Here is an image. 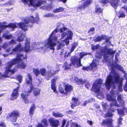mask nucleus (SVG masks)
<instances>
[{
    "mask_svg": "<svg viewBox=\"0 0 127 127\" xmlns=\"http://www.w3.org/2000/svg\"><path fill=\"white\" fill-rule=\"evenodd\" d=\"M60 32L62 33L61 34V39L65 37H66L65 39L61 41L57 46V49L59 50L60 49L63 50V48L65 46V44L67 45L69 44V39H71L73 35L72 32L68 30L67 28H61L60 29Z\"/></svg>",
    "mask_w": 127,
    "mask_h": 127,
    "instance_id": "3",
    "label": "nucleus"
},
{
    "mask_svg": "<svg viewBox=\"0 0 127 127\" xmlns=\"http://www.w3.org/2000/svg\"><path fill=\"white\" fill-rule=\"evenodd\" d=\"M35 106L33 104L31 106L29 114L31 116H32L34 114V110L35 109Z\"/></svg>",
    "mask_w": 127,
    "mask_h": 127,
    "instance_id": "28",
    "label": "nucleus"
},
{
    "mask_svg": "<svg viewBox=\"0 0 127 127\" xmlns=\"http://www.w3.org/2000/svg\"><path fill=\"white\" fill-rule=\"evenodd\" d=\"M9 32H7L5 33H4L3 36L2 38L4 39H10L12 38V35L11 34H8Z\"/></svg>",
    "mask_w": 127,
    "mask_h": 127,
    "instance_id": "26",
    "label": "nucleus"
},
{
    "mask_svg": "<svg viewBox=\"0 0 127 127\" xmlns=\"http://www.w3.org/2000/svg\"><path fill=\"white\" fill-rule=\"evenodd\" d=\"M26 59V55H24L21 54L20 55H17L16 58L14 59L13 60L8 62L7 65V70L10 69V70H13L15 72V69L11 70L12 66L16 64H18V67L19 68L24 69L26 67V64L24 62L22 61L23 59Z\"/></svg>",
    "mask_w": 127,
    "mask_h": 127,
    "instance_id": "4",
    "label": "nucleus"
},
{
    "mask_svg": "<svg viewBox=\"0 0 127 127\" xmlns=\"http://www.w3.org/2000/svg\"><path fill=\"white\" fill-rule=\"evenodd\" d=\"M13 2L12 1H10L5 3L4 5L5 6H8L13 4Z\"/></svg>",
    "mask_w": 127,
    "mask_h": 127,
    "instance_id": "39",
    "label": "nucleus"
},
{
    "mask_svg": "<svg viewBox=\"0 0 127 127\" xmlns=\"http://www.w3.org/2000/svg\"><path fill=\"white\" fill-rule=\"evenodd\" d=\"M8 46V44L7 43H5L3 45V47L5 50Z\"/></svg>",
    "mask_w": 127,
    "mask_h": 127,
    "instance_id": "46",
    "label": "nucleus"
},
{
    "mask_svg": "<svg viewBox=\"0 0 127 127\" xmlns=\"http://www.w3.org/2000/svg\"><path fill=\"white\" fill-rule=\"evenodd\" d=\"M40 89L37 88H35L33 91V94L35 96L38 95L40 94Z\"/></svg>",
    "mask_w": 127,
    "mask_h": 127,
    "instance_id": "31",
    "label": "nucleus"
},
{
    "mask_svg": "<svg viewBox=\"0 0 127 127\" xmlns=\"http://www.w3.org/2000/svg\"><path fill=\"white\" fill-rule=\"evenodd\" d=\"M81 2L82 3L81 5L77 7V11H80V10L88 7L92 2V0H82Z\"/></svg>",
    "mask_w": 127,
    "mask_h": 127,
    "instance_id": "11",
    "label": "nucleus"
},
{
    "mask_svg": "<svg viewBox=\"0 0 127 127\" xmlns=\"http://www.w3.org/2000/svg\"><path fill=\"white\" fill-rule=\"evenodd\" d=\"M110 110H109L108 113H107L106 114V116H113V114L112 113H110Z\"/></svg>",
    "mask_w": 127,
    "mask_h": 127,
    "instance_id": "51",
    "label": "nucleus"
},
{
    "mask_svg": "<svg viewBox=\"0 0 127 127\" xmlns=\"http://www.w3.org/2000/svg\"><path fill=\"white\" fill-rule=\"evenodd\" d=\"M102 12V10L100 8L98 7H96L95 10V12L97 13H101Z\"/></svg>",
    "mask_w": 127,
    "mask_h": 127,
    "instance_id": "38",
    "label": "nucleus"
},
{
    "mask_svg": "<svg viewBox=\"0 0 127 127\" xmlns=\"http://www.w3.org/2000/svg\"><path fill=\"white\" fill-rule=\"evenodd\" d=\"M122 120V119L120 117L119 119H118V122L119 124H121V121Z\"/></svg>",
    "mask_w": 127,
    "mask_h": 127,
    "instance_id": "53",
    "label": "nucleus"
},
{
    "mask_svg": "<svg viewBox=\"0 0 127 127\" xmlns=\"http://www.w3.org/2000/svg\"><path fill=\"white\" fill-rule=\"evenodd\" d=\"M52 115L56 118L62 117L64 116L63 114L59 112H52Z\"/></svg>",
    "mask_w": 127,
    "mask_h": 127,
    "instance_id": "25",
    "label": "nucleus"
},
{
    "mask_svg": "<svg viewBox=\"0 0 127 127\" xmlns=\"http://www.w3.org/2000/svg\"><path fill=\"white\" fill-rule=\"evenodd\" d=\"M16 43V41L14 40H11L10 42V44H15Z\"/></svg>",
    "mask_w": 127,
    "mask_h": 127,
    "instance_id": "47",
    "label": "nucleus"
},
{
    "mask_svg": "<svg viewBox=\"0 0 127 127\" xmlns=\"http://www.w3.org/2000/svg\"><path fill=\"white\" fill-rule=\"evenodd\" d=\"M19 87H17L16 89L14 90L12 94L11 95L10 99L14 100L16 99L18 97V91Z\"/></svg>",
    "mask_w": 127,
    "mask_h": 127,
    "instance_id": "19",
    "label": "nucleus"
},
{
    "mask_svg": "<svg viewBox=\"0 0 127 127\" xmlns=\"http://www.w3.org/2000/svg\"><path fill=\"white\" fill-rule=\"evenodd\" d=\"M12 9V8H11V9H8V10H8V11H10L11 9Z\"/></svg>",
    "mask_w": 127,
    "mask_h": 127,
    "instance_id": "63",
    "label": "nucleus"
},
{
    "mask_svg": "<svg viewBox=\"0 0 127 127\" xmlns=\"http://www.w3.org/2000/svg\"><path fill=\"white\" fill-rule=\"evenodd\" d=\"M49 122L51 126L52 127H57L59 125V121L58 120H54L50 118L49 120Z\"/></svg>",
    "mask_w": 127,
    "mask_h": 127,
    "instance_id": "16",
    "label": "nucleus"
},
{
    "mask_svg": "<svg viewBox=\"0 0 127 127\" xmlns=\"http://www.w3.org/2000/svg\"><path fill=\"white\" fill-rule=\"evenodd\" d=\"M102 105L103 108L104 109H103L104 110H105L108 107L107 104L105 103H103Z\"/></svg>",
    "mask_w": 127,
    "mask_h": 127,
    "instance_id": "43",
    "label": "nucleus"
},
{
    "mask_svg": "<svg viewBox=\"0 0 127 127\" xmlns=\"http://www.w3.org/2000/svg\"><path fill=\"white\" fill-rule=\"evenodd\" d=\"M66 120H64L63 121L62 125V127H64L66 123Z\"/></svg>",
    "mask_w": 127,
    "mask_h": 127,
    "instance_id": "54",
    "label": "nucleus"
},
{
    "mask_svg": "<svg viewBox=\"0 0 127 127\" xmlns=\"http://www.w3.org/2000/svg\"><path fill=\"white\" fill-rule=\"evenodd\" d=\"M64 10V8L62 7H60L57 8L53 10L54 13H56L62 12Z\"/></svg>",
    "mask_w": 127,
    "mask_h": 127,
    "instance_id": "32",
    "label": "nucleus"
},
{
    "mask_svg": "<svg viewBox=\"0 0 127 127\" xmlns=\"http://www.w3.org/2000/svg\"><path fill=\"white\" fill-rule=\"evenodd\" d=\"M17 80L19 81V82L22 81V76L21 75H18L17 76Z\"/></svg>",
    "mask_w": 127,
    "mask_h": 127,
    "instance_id": "42",
    "label": "nucleus"
},
{
    "mask_svg": "<svg viewBox=\"0 0 127 127\" xmlns=\"http://www.w3.org/2000/svg\"><path fill=\"white\" fill-rule=\"evenodd\" d=\"M106 38V36L104 35H102V36H100L96 37L95 40V42H97L101 40L102 39H104Z\"/></svg>",
    "mask_w": 127,
    "mask_h": 127,
    "instance_id": "29",
    "label": "nucleus"
},
{
    "mask_svg": "<svg viewBox=\"0 0 127 127\" xmlns=\"http://www.w3.org/2000/svg\"><path fill=\"white\" fill-rule=\"evenodd\" d=\"M24 47H23L22 45L21 44L17 45L12 50V52L11 53V54L14 55L15 54H17V55H20V54H17L19 52L23 51H24Z\"/></svg>",
    "mask_w": 127,
    "mask_h": 127,
    "instance_id": "13",
    "label": "nucleus"
},
{
    "mask_svg": "<svg viewBox=\"0 0 127 127\" xmlns=\"http://www.w3.org/2000/svg\"><path fill=\"white\" fill-rule=\"evenodd\" d=\"M94 101V99L93 98H91L89 100H87L85 101L84 103H83V105H86L87 103H88L92 102Z\"/></svg>",
    "mask_w": 127,
    "mask_h": 127,
    "instance_id": "41",
    "label": "nucleus"
},
{
    "mask_svg": "<svg viewBox=\"0 0 127 127\" xmlns=\"http://www.w3.org/2000/svg\"><path fill=\"white\" fill-rule=\"evenodd\" d=\"M124 2H126L127 0H121ZM120 0H110L111 5L115 8H116L118 6Z\"/></svg>",
    "mask_w": 127,
    "mask_h": 127,
    "instance_id": "18",
    "label": "nucleus"
},
{
    "mask_svg": "<svg viewBox=\"0 0 127 127\" xmlns=\"http://www.w3.org/2000/svg\"><path fill=\"white\" fill-rule=\"evenodd\" d=\"M0 127H6V126L4 123L1 121L0 122Z\"/></svg>",
    "mask_w": 127,
    "mask_h": 127,
    "instance_id": "45",
    "label": "nucleus"
},
{
    "mask_svg": "<svg viewBox=\"0 0 127 127\" xmlns=\"http://www.w3.org/2000/svg\"><path fill=\"white\" fill-rule=\"evenodd\" d=\"M102 81V80L100 79L96 80L93 85L91 91L95 93L98 92L100 90V85Z\"/></svg>",
    "mask_w": 127,
    "mask_h": 127,
    "instance_id": "10",
    "label": "nucleus"
},
{
    "mask_svg": "<svg viewBox=\"0 0 127 127\" xmlns=\"http://www.w3.org/2000/svg\"><path fill=\"white\" fill-rule=\"evenodd\" d=\"M95 106L96 108L98 109L99 110H100V111H101V110H100L99 109L100 106L99 105L97 104H96L95 105Z\"/></svg>",
    "mask_w": 127,
    "mask_h": 127,
    "instance_id": "55",
    "label": "nucleus"
},
{
    "mask_svg": "<svg viewBox=\"0 0 127 127\" xmlns=\"http://www.w3.org/2000/svg\"><path fill=\"white\" fill-rule=\"evenodd\" d=\"M75 80L76 82V83L78 84H83L84 83L85 81H82L80 79H78L77 78H76L75 79Z\"/></svg>",
    "mask_w": 127,
    "mask_h": 127,
    "instance_id": "34",
    "label": "nucleus"
},
{
    "mask_svg": "<svg viewBox=\"0 0 127 127\" xmlns=\"http://www.w3.org/2000/svg\"><path fill=\"white\" fill-rule=\"evenodd\" d=\"M44 16L47 17H53L54 16V14H53L48 13L45 15Z\"/></svg>",
    "mask_w": 127,
    "mask_h": 127,
    "instance_id": "44",
    "label": "nucleus"
},
{
    "mask_svg": "<svg viewBox=\"0 0 127 127\" xmlns=\"http://www.w3.org/2000/svg\"><path fill=\"white\" fill-rule=\"evenodd\" d=\"M26 37V36L25 34L21 32H20L18 36L17 40L19 42H21L23 41Z\"/></svg>",
    "mask_w": 127,
    "mask_h": 127,
    "instance_id": "22",
    "label": "nucleus"
},
{
    "mask_svg": "<svg viewBox=\"0 0 127 127\" xmlns=\"http://www.w3.org/2000/svg\"><path fill=\"white\" fill-rule=\"evenodd\" d=\"M123 80V78L120 77L118 73L115 71H112L107 77L105 83V86L108 89H109L110 87L114 89L116 86H118L117 91L116 92L113 89L110 94H108L107 96V100L112 102L111 103V106H116L118 107L119 106L117 103L115 94H118L123 91L122 87Z\"/></svg>",
    "mask_w": 127,
    "mask_h": 127,
    "instance_id": "1",
    "label": "nucleus"
},
{
    "mask_svg": "<svg viewBox=\"0 0 127 127\" xmlns=\"http://www.w3.org/2000/svg\"><path fill=\"white\" fill-rule=\"evenodd\" d=\"M108 65L109 66V68H110L111 70V72L112 71H115L116 73L114 71V68H115L118 69L122 71L124 73L125 75L124 77L126 78L127 80V82L126 85L124 87V89L125 91L127 92V73H125V71L123 70L122 67L121 65H119L118 64H116L115 65H114L111 63H109Z\"/></svg>",
    "mask_w": 127,
    "mask_h": 127,
    "instance_id": "7",
    "label": "nucleus"
},
{
    "mask_svg": "<svg viewBox=\"0 0 127 127\" xmlns=\"http://www.w3.org/2000/svg\"><path fill=\"white\" fill-rule=\"evenodd\" d=\"M95 30V29L94 28H92L88 32V33H90L91 32L94 31Z\"/></svg>",
    "mask_w": 127,
    "mask_h": 127,
    "instance_id": "56",
    "label": "nucleus"
},
{
    "mask_svg": "<svg viewBox=\"0 0 127 127\" xmlns=\"http://www.w3.org/2000/svg\"><path fill=\"white\" fill-rule=\"evenodd\" d=\"M2 114H1V112H0V116Z\"/></svg>",
    "mask_w": 127,
    "mask_h": 127,
    "instance_id": "64",
    "label": "nucleus"
},
{
    "mask_svg": "<svg viewBox=\"0 0 127 127\" xmlns=\"http://www.w3.org/2000/svg\"><path fill=\"white\" fill-rule=\"evenodd\" d=\"M119 53H117L116 54L115 56V59H116V60H117V57L118 56H119Z\"/></svg>",
    "mask_w": 127,
    "mask_h": 127,
    "instance_id": "59",
    "label": "nucleus"
},
{
    "mask_svg": "<svg viewBox=\"0 0 127 127\" xmlns=\"http://www.w3.org/2000/svg\"><path fill=\"white\" fill-rule=\"evenodd\" d=\"M115 52V51H113L112 49H105L104 51H102L101 52H97L95 56L96 57L100 58L102 55H103L104 59H106L110 55H114Z\"/></svg>",
    "mask_w": 127,
    "mask_h": 127,
    "instance_id": "8",
    "label": "nucleus"
},
{
    "mask_svg": "<svg viewBox=\"0 0 127 127\" xmlns=\"http://www.w3.org/2000/svg\"><path fill=\"white\" fill-rule=\"evenodd\" d=\"M33 72L35 75L36 76H38L40 74V70L37 69H34L33 70Z\"/></svg>",
    "mask_w": 127,
    "mask_h": 127,
    "instance_id": "35",
    "label": "nucleus"
},
{
    "mask_svg": "<svg viewBox=\"0 0 127 127\" xmlns=\"http://www.w3.org/2000/svg\"><path fill=\"white\" fill-rule=\"evenodd\" d=\"M125 15L124 13L121 12L120 14V15L119 16V17H125Z\"/></svg>",
    "mask_w": 127,
    "mask_h": 127,
    "instance_id": "52",
    "label": "nucleus"
},
{
    "mask_svg": "<svg viewBox=\"0 0 127 127\" xmlns=\"http://www.w3.org/2000/svg\"><path fill=\"white\" fill-rule=\"evenodd\" d=\"M42 124H38L36 127H47L48 125L47 120L46 119H43L41 120Z\"/></svg>",
    "mask_w": 127,
    "mask_h": 127,
    "instance_id": "21",
    "label": "nucleus"
},
{
    "mask_svg": "<svg viewBox=\"0 0 127 127\" xmlns=\"http://www.w3.org/2000/svg\"><path fill=\"white\" fill-rule=\"evenodd\" d=\"M26 41L25 43V47H24V51L25 52H28L30 50H32L31 49L30 46V41L29 39H26Z\"/></svg>",
    "mask_w": 127,
    "mask_h": 127,
    "instance_id": "17",
    "label": "nucleus"
},
{
    "mask_svg": "<svg viewBox=\"0 0 127 127\" xmlns=\"http://www.w3.org/2000/svg\"><path fill=\"white\" fill-rule=\"evenodd\" d=\"M118 113L119 115L120 116L124 115L125 113L127 112V108H124L123 109V110L121 109H117Z\"/></svg>",
    "mask_w": 127,
    "mask_h": 127,
    "instance_id": "24",
    "label": "nucleus"
},
{
    "mask_svg": "<svg viewBox=\"0 0 127 127\" xmlns=\"http://www.w3.org/2000/svg\"><path fill=\"white\" fill-rule=\"evenodd\" d=\"M56 69L54 70L51 69L49 71L46 72V70L44 68H41L40 70V73L42 76H48L51 77L53 74L57 72L59 70V67L57 66L56 67Z\"/></svg>",
    "mask_w": 127,
    "mask_h": 127,
    "instance_id": "9",
    "label": "nucleus"
},
{
    "mask_svg": "<svg viewBox=\"0 0 127 127\" xmlns=\"http://www.w3.org/2000/svg\"><path fill=\"white\" fill-rule=\"evenodd\" d=\"M0 112H1V114L2 113V107L1 106L0 107Z\"/></svg>",
    "mask_w": 127,
    "mask_h": 127,
    "instance_id": "61",
    "label": "nucleus"
},
{
    "mask_svg": "<svg viewBox=\"0 0 127 127\" xmlns=\"http://www.w3.org/2000/svg\"><path fill=\"white\" fill-rule=\"evenodd\" d=\"M109 1V0H102L100 1V2L101 3H106L108 2Z\"/></svg>",
    "mask_w": 127,
    "mask_h": 127,
    "instance_id": "48",
    "label": "nucleus"
},
{
    "mask_svg": "<svg viewBox=\"0 0 127 127\" xmlns=\"http://www.w3.org/2000/svg\"><path fill=\"white\" fill-rule=\"evenodd\" d=\"M59 92L62 94H66V92L64 90V89L63 88L61 87H59Z\"/></svg>",
    "mask_w": 127,
    "mask_h": 127,
    "instance_id": "37",
    "label": "nucleus"
},
{
    "mask_svg": "<svg viewBox=\"0 0 127 127\" xmlns=\"http://www.w3.org/2000/svg\"><path fill=\"white\" fill-rule=\"evenodd\" d=\"M78 125L75 123H72L71 127H78Z\"/></svg>",
    "mask_w": 127,
    "mask_h": 127,
    "instance_id": "49",
    "label": "nucleus"
},
{
    "mask_svg": "<svg viewBox=\"0 0 127 127\" xmlns=\"http://www.w3.org/2000/svg\"><path fill=\"white\" fill-rule=\"evenodd\" d=\"M96 60H93L92 64L89 67H83L82 68L83 70L87 71H91L93 70L94 68H95L97 65V64L96 63Z\"/></svg>",
    "mask_w": 127,
    "mask_h": 127,
    "instance_id": "15",
    "label": "nucleus"
},
{
    "mask_svg": "<svg viewBox=\"0 0 127 127\" xmlns=\"http://www.w3.org/2000/svg\"><path fill=\"white\" fill-rule=\"evenodd\" d=\"M87 122L91 125H92L93 122L91 121L88 120L87 121Z\"/></svg>",
    "mask_w": 127,
    "mask_h": 127,
    "instance_id": "57",
    "label": "nucleus"
},
{
    "mask_svg": "<svg viewBox=\"0 0 127 127\" xmlns=\"http://www.w3.org/2000/svg\"><path fill=\"white\" fill-rule=\"evenodd\" d=\"M19 113L17 110L13 111L9 114L10 120L14 122H16L17 118L19 117Z\"/></svg>",
    "mask_w": 127,
    "mask_h": 127,
    "instance_id": "12",
    "label": "nucleus"
},
{
    "mask_svg": "<svg viewBox=\"0 0 127 127\" xmlns=\"http://www.w3.org/2000/svg\"><path fill=\"white\" fill-rule=\"evenodd\" d=\"M10 49H8L6 50V51L7 52H10Z\"/></svg>",
    "mask_w": 127,
    "mask_h": 127,
    "instance_id": "60",
    "label": "nucleus"
},
{
    "mask_svg": "<svg viewBox=\"0 0 127 127\" xmlns=\"http://www.w3.org/2000/svg\"><path fill=\"white\" fill-rule=\"evenodd\" d=\"M87 54L84 52L80 53L79 54L80 57L78 58L75 56L72 57L71 60V63L68 65L67 62H65L64 65L65 69L69 68L71 65H73L77 67H79L82 65L81 64V59L85 56Z\"/></svg>",
    "mask_w": 127,
    "mask_h": 127,
    "instance_id": "6",
    "label": "nucleus"
},
{
    "mask_svg": "<svg viewBox=\"0 0 127 127\" xmlns=\"http://www.w3.org/2000/svg\"><path fill=\"white\" fill-rule=\"evenodd\" d=\"M67 0H60V1L65 2H66Z\"/></svg>",
    "mask_w": 127,
    "mask_h": 127,
    "instance_id": "62",
    "label": "nucleus"
},
{
    "mask_svg": "<svg viewBox=\"0 0 127 127\" xmlns=\"http://www.w3.org/2000/svg\"><path fill=\"white\" fill-rule=\"evenodd\" d=\"M58 31L57 29L55 30L50 35L48 39L44 40L42 42H40L39 44L34 43V49L39 48V47L42 48L44 46L47 48L51 50H54V47L56 45L57 40L60 35H55L56 33Z\"/></svg>",
    "mask_w": 127,
    "mask_h": 127,
    "instance_id": "2",
    "label": "nucleus"
},
{
    "mask_svg": "<svg viewBox=\"0 0 127 127\" xmlns=\"http://www.w3.org/2000/svg\"><path fill=\"white\" fill-rule=\"evenodd\" d=\"M99 48L100 46L98 45H97L96 46L94 45H92V49L93 50H95L98 49Z\"/></svg>",
    "mask_w": 127,
    "mask_h": 127,
    "instance_id": "40",
    "label": "nucleus"
},
{
    "mask_svg": "<svg viewBox=\"0 0 127 127\" xmlns=\"http://www.w3.org/2000/svg\"><path fill=\"white\" fill-rule=\"evenodd\" d=\"M62 25V24L60 22L58 23L57 25V27L59 28L60 26H61Z\"/></svg>",
    "mask_w": 127,
    "mask_h": 127,
    "instance_id": "58",
    "label": "nucleus"
},
{
    "mask_svg": "<svg viewBox=\"0 0 127 127\" xmlns=\"http://www.w3.org/2000/svg\"><path fill=\"white\" fill-rule=\"evenodd\" d=\"M72 100V102L71 103V107L72 109H73L74 107L78 105L79 103L78 99L76 98L73 97Z\"/></svg>",
    "mask_w": 127,
    "mask_h": 127,
    "instance_id": "20",
    "label": "nucleus"
},
{
    "mask_svg": "<svg viewBox=\"0 0 127 127\" xmlns=\"http://www.w3.org/2000/svg\"><path fill=\"white\" fill-rule=\"evenodd\" d=\"M7 65L6 67V70L5 72V74L3 75H2L0 73V79L3 78L4 77L7 78L9 77L11 74L14 73V71L13 70H10V69L7 70Z\"/></svg>",
    "mask_w": 127,
    "mask_h": 127,
    "instance_id": "14",
    "label": "nucleus"
},
{
    "mask_svg": "<svg viewBox=\"0 0 127 127\" xmlns=\"http://www.w3.org/2000/svg\"><path fill=\"white\" fill-rule=\"evenodd\" d=\"M75 44H76L75 45H73L72 46L70 50V53L68 52H65V54L64 56L65 57H68L69 55L74 51L75 47H76V45H77L76 43H75Z\"/></svg>",
    "mask_w": 127,
    "mask_h": 127,
    "instance_id": "27",
    "label": "nucleus"
},
{
    "mask_svg": "<svg viewBox=\"0 0 127 127\" xmlns=\"http://www.w3.org/2000/svg\"><path fill=\"white\" fill-rule=\"evenodd\" d=\"M97 97L100 99H102L104 98V96L103 93H99L97 95Z\"/></svg>",
    "mask_w": 127,
    "mask_h": 127,
    "instance_id": "36",
    "label": "nucleus"
},
{
    "mask_svg": "<svg viewBox=\"0 0 127 127\" xmlns=\"http://www.w3.org/2000/svg\"><path fill=\"white\" fill-rule=\"evenodd\" d=\"M84 83H85V86L87 88H89L90 87V85L89 83H88L85 82V81Z\"/></svg>",
    "mask_w": 127,
    "mask_h": 127,
    "instance_id": "50",
    "label": "nucleus"
},
{
    "mask_svg": "<svg viewBox=\"0 0 127 127\" xmlns=\"http://www.w3.org/2000/svg\"><path fill=\"white\" fill-rule=\"evenodd\" d=\"M26 82V84L30 85V90L28 91H24L21 94V97L23 99L24 102L27 103L28 102V96L32 92L34 89V86L32 84V79L31 75L29 73H28L25 78Z\"/></svg>",
    "mask_w": 127,
    "mask_h": 127,
    "instance_id": "5",
    "label": "nucleus"
},
{
    "mask_svg": "<svg viewBox=\"0 0 127 127\" xmlns=\"http://www.w3.org/2000/svg\"><path fill=\"white\" fill-rule=\"evenodd\" d=\"M121 95H119L118 96V101L120 102V103H121V105L122 106L124 105V101H123L122 100L121 98Z\"/></svg>",
    "mask_w": 127,
    "mask_h": 127,
    "instance_id": "33",
    "label": "nucleus"
},
{
    "mask_svg": "<svg viewBox=\"0 0 127 127\" xmlns=\"http://www.w3.org/2000/svg\"><path fill=\"white\" fill-rule=\"evenodd\" d=\"M57 79V78H55L51 80V88L53 90L54 92L55 93H57V91L56 89V87L55 84V82Z\"/></svg>",
    "mask_w": 127,
    "mask_h": 127,
    "instance_id": "23",
    "label": "nucleus"
},
{
    "mask_svg": "<svg viewBox=\"0 0 127 127\" xmlns=\"http://www.w3.org/2000/svg\"><path fill=\"white\" fill-rule=\"evenodd\" d=\"M72 89V87L69 84L67 85L65 88V91L66 92V94L67 92L71 91Z\"/></svg>",
    "mask_w": 127,
    "mask_h": 127,
    "instance_id": "30",
    "label": "nucleus"
}]
</instances>
